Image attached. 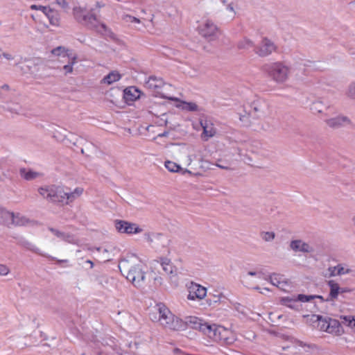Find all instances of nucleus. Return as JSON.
Listing matches in <instances>:
<instances>
[{"instance_id": "49", "label": "nucleus", "mask_w": 355, "mask_h": 355, "mask_svg": "<svg viewBox=\"0 0 355 355\" xmlns=\"http://www.w3.org/2000/svg\"><path fill=\"white\" fill-rule=\"evenodd\" d=\"M337 265L335 266H330L327 269V272H329V277H336L338 276V272L337 271Z\"/></svg>"}, {"instance_id": "33", "label": "nucleus", "mask_w": 355, "mask_h": 355, "mask_svg": "<svg viewBox=\"0 0 355 355\" xmlns=\"http://www.w3.org/2000/svg\"><path fill=\"white\" fill-rule=\"evenodd\" d=\"M69 50L64 46H58L51 50V54L58 57H69Z\"/></svg>"}, {"instance_id": "43", "label": "nucleus", "mask_w": 355, "mask_h": 355, "mask_svg": "<svg viewBox=\"0 0 355 355\" xmlns=\"http://www.w3.org/2000/svg\"><path fill=\"white\" fill-rule=\"evenodd\" d=\"M79 140L80 139L77 135L68 132L67 139H66L65 143L67 144H73V146H78Z\"/></svg>"}, {"instance_id": "3", "label": "nucleus", "mask_w": 355, "mask_h": 355, "mask_svg": "<svg viewBox=\"0 0 355 355\" xmlns=\"http://www.w3.org/2000/svg\"><path fill=\"white\" fill-rule=\"evenodd\" d=\"M153 321H157L164 328L173 331H180L185 328V324L179 318L175 316L163 304H156L150 313Z\"/></svg>"}, {"instance_id": "58", "label": "nucleus", "mask_w": 355, "mask_h": 355, "mask_svg": "<svg viewBox=\"0 0 355 355\" xmlns=\"http://www.w3.org/2000/svg\"><path fill=\"white\" fill-rule=\"evenodd\" d=\"M1 176H2V178H3L4 180H5V179H10V175H9V174H8V172H3V173H2V175H1Z\"/></svg>"}, {"instance_id": "59", "label": "nucleus", "mask_w": 355, "mask_h": 355, "mask_svg": "<svg viewBox=\"0 0 355 355\" xmlns=\"http://www.w3.org/2000/svg\"><path fill=\"white\" fill-rule=\"evenodd\" d=\"M168 135V132H164L163 133H160L157 135V137H167Z\"/></svg>"}, {"instance_id": "2", "label": "nucleus", "mask_w": 355, "mask_h": 355, "mask_svg": "<svg viewBox=\"0 0 355 355\" xmlns=\"http://www.w3.org/2000/svg\"><path fill=\"white\" fill-rule=\"evenodd\" d=\"M99 5L96 3L95 8L89 7L87 5L77 6L73 8L74 19L80 24L99 33L105 31L106 26L101 23L98 19Z\"/></svg>"}, {"instance_id": "13", "label": "nucleus", "mask_w": 355, "mask_h": 355, "mask_svg": "<svg viewBox=\"0 0 355 355\" xmlns=\"http://www.w3.org/2000/svg\"><path fill=\"white\" fill-rule=\"evenodd\" d=\"M187 157L184 159L183 162L188 166H191L195 160L202 161L201 150L194 146H190L186 149Z\"/></svg>"}, {"instance_id": "27", "label": "nucleus", "mask_w": 355, "mask_h": 355, "mask_svg": "<svg viewBox=\"0 0 355 355\" xmlns=\"http://www.w3.org/2000/svg\"><path fill=\"white\" fill-rule=\"evenodd\" d=\"M140 91L135 87H127L124 90V98L127 101H133L139 98Z\"/></svg>"}, {"instance_id": "40", "label": "nucleus", "mask_w": 355, "mask_h": 355, "mask_svg": "<svg viewBox=\"0 0 355 355\" xmlns=\"http://www.w3.org/2000/svg\"><path fill=\"white\" fill-rule=\"evenodd\" d=\"M329 318H323L320 315H317V320L318 321V328L323 331L327 332L328 320Z\"/></svg>"}, {"instance_id": "50", "label": "nucleus", "mask_w": 355, "mask_h": 355, "mask_svg": "<svg viewBox=\"0 0 355 355\" xmlns=\"http://www.w3.org/2000/svg\"><path fill=\"white\" fill-rule=\"evenodd\" d=\"M73 66H72L69 63H68L67 64H65L64 66H63L62 70L64 71V74L65 76H67L68 74L71 73L73 72Z\"/></svg>"}, {"instance_id": "44", "label": "nucleus", "mask_w": 355, "mask_h": 355, "mask_svg": "<svg viewBox=\"0 0 355 355\" xmlns=\"http://www.w3.org/2000/svg\"><path fill=\"white\" fill-rule=\"evenodd\" d=\"M340 320H342L343 324H347L349 327H355V318L350 315H344L340 316Z\"/></svg>"}, {"instance_id": "54", "label": "nucleus", "mask_w": 355, "mask_h": 355, "mask_svg": "<svg viewBox=\"0 0 355 355\" xmlns=\"http://www.w3.org/2000/svg\"><path fill=\"white\" fill-rule=\"evenodd\" d=\"M62 239L65 241H67L69 243H76V240H75L74 237L68 234H66V239Z\"/></svg>"}, {"instance_id": "23", "label": "nucleus", "mask_w": 355, "mask_h": 355, "mask_svg": "<svg viewBox=\"0 0 355 355\" xmlns=\"http://www.w3.org/2000/svg\"><path fill=\"white\" fill-rule=\"evenodd\" d=\"M160 264L166 275L172 276L176 275V268L173 265L170 259L167 258H162L161 259Z\"/></svg>"}, {"instance_id": "11", "label": "nucleus", "mask_w": 355, "mask_h": 355, "mask_svg": "<svg viewBox=\"0 0 355 355\" xmlns=\"http://www.w3.org/2000/svg\"><path fill=\"white\" fill-rule=\"evenodd\" d=\"M184 323L185 324V327L189 326L192 329H198L207 336L208 335L211 326V324L203 322L202 320L195 316L187 317Z\"/></svg>"}, {"instance_id": "14", "label": "nucleus", "mask_w": 355, "mask_h": 355, "mask_svg": "<svg viewBox=\"0 0 355 355\" xmlns=\"http://www.w3.org/2000/svg\"><path fill=\"white\" fill-rule=\"evenodd\" d=\"M0 223H3L6 225H24L23 222H21L18 220L17 216H15V214L12 212H10L3 209H0Z\"/></svg>"}, {"instance_id": "45", "label": "nucleus", "mask_w": 355, "mask_h": 355, "mask_svg": "<svg viewBox=\"0 0 355 355\" xmlns=\"http://www.w3.org/2000/svg\"><path fill=\"white\" fill-rule=\"evenodd\" d=\"M179 107H182L183 110L188 111H196L198 110V105L194 103L182 102V105Z\"/></svg>"}, {"instance_id": "42", "label": "nucleus", "mask_w": 355, "mask_h": 355, "mask_svg": "<svg viewBox=\"0 0 355 355\" xmlns=\"http://www.w3.org/2000/svg\"><path fill=\"white\" fill-rule=\"evenodd\" d=\"M260 236L266 242H270L275 239V233L274 232H261Z\"/></svg>"}, {"instance_id": "21", "label": "nucleus", "mask_w": 355, "mask_h": 355, "mask_svg": "<svg viewBox=\"0 0 355 355\" xmlns=\"http://www.w3.org/2000/svg\"><path fill=\"white\" fill-rule=\"evenodd\" d=\"M341 322L336 319L329 318L328 320V326L327 327V333L334 334L335 336H340L344 333V329L341 326Z\"/></svg>"}, {"instance_id": "10", "label": "nucleus", "mask_w": 355, "mask_h": 355, "mask_svg": "<svg viewBox=\"0 0 355 355\" xmlns=\"http://www.w3.org/2000/svg\"><path fill=\"white\" fill-rule=\"evenodd\" d=\"M115 227L120 233L127 234H139L143 231L137 224L125 220H116Z\"/></svg>"}, {"instance_id": "7", "label": "nucleus", "mask_w": 355, "mask_h": 355, "mask_svg": "<svg viewBox=\"0 0 355 355\" xmlns=\"http://www.w3.org/2000/svg\"><path fill=\"white\" fill-rule=\"evenodd\" d=\"M198 31L199 34L208 41L216 40L220 33L218 26L210 19L202 21Z\"/></svg>"}, {"instance_id": "36", "label": "nucleus", "mask_w": 355, "mask_h": 355, "mask_svg": "<svg viewBox=\"0 0 355 355\" xmlns=\"http://www.w3.org/2000/svg\"><path fill=\"white\" fill-rule=\"evenodd\" d=\"M48 19H49L50 24L53 26H59L60 24V16L58 12L52 10L47 15Z\"/></svg>"}, {"instance_id": "25", "label": "nucleus", "mask_w": 355, "mask_h": 355, "mask_svg": "<svg viewBox=\"0 0 355 355\" xmlns=\"http://www.w3.org/2000/svg\"><path fill=\"white\" fill-rule=\"evenodd\" d=\"M222 2L225 6L223 11V15L225 18H226L228 20H233L236 15L234 3H226V1L224 0Z\"/></svg>"}, {"instance_id": "55", "label": "nucleus", "mask_w": 355, "mask_h": 355, "mask_svg": "<svg viewBox=\"0 0 355 355\" xmlns=\"http://www.w3.org/2000/svg\"><path fill=\"white\" fill-rule=\"evenodd\" d=\"M240 121L243 122L245 123V125H248V116H245V115L241 116Z\"/></svg>"}, {"instance_id": "15", "label": "nucleus", "mask_w": 355, "mask_h": 355, "mask_svg": "<svg viewBox=\"0 0 355 355\" xmlns=\"http://www.w3.org/2000/svg\"><path fill=\"white\" fill-rule=\"evenodd\" d=\"M261 272L250 271L242 275L241 281L246 287L259 290L260 288L258 286H254V284L256 283V279H261Z\"/></svg>"}, {"instance_id": "5", "label": "nucleus", "mask_w": 355, "mask_h": 355, "mask_svg": "<svg viewBox=\"0 0 355 355\" xmlns=\"http://www.w3.org/2000/svg\"><path fill=\"white\" fill-rule=\"evenodd\" d=\"M207 336L215 341L223 342L225 344H231L235 340L232 331L224 327L216 324H211Z\"/></svg>"}, {"instance_id": "20", "label": "nucleus", "mask_w": 355, "mask_h": 355, "mask_svg": "<svg viewBox=\"0 0 355 355\" xmlns=\"http://www.w3.org/2000/svg\"><path fill=\"white\" fill-rule=\"evenodd\" d=\"M162 78L155 76H150L145 83V87L148 89L159 93V90L164 85Z\"/></svg>"}, {"instance_id": "1", "label": "nucleus", "mask_w": 355, "mask_h": 355, "mask_svg": "<svg viewBox=\"0 0 355 355\" xmlns=\"http://www.w3.org/2000/svg\"><path fill=\"white\" fill-rule=\"evenodd\" d=\"M119 270L128 281L135 287L140 288L144 285L146 272L144 264L135 255H130L121 259L119 263Z\"/></svg>"}, {"instance_id": "41", "label": "nucleus", "mask_w": 355, "mask_h": 355, "mask_svg": "<svg viewBox=\"0 0 355 355\" xmlns=\"http://www.w3.org/2000/svg\"><path fill=\"white\" fill-rule=\"evenodd\" d=\"M297 298L300 302H309L311 300L318 298L320 299L322 302L326 301V300L323 299V297L321 295H305L302 294H300L297 295Z\"/></svg>"}, {"instance_id": "26", "label": "nucleus", "mask_w": 355, "mask_h": 355, "mask_svg": "<svg viewBox=\"0 0 355 355\" xmlns=\"http://www.w3.org/2000/svg\"><path fill=\"white\" fill-rule=\"evenodd\" d=\"M254 47V42L248 38V37H243L242 39L239 40L236 43V48L239 50L247 51L250 49Z\"/></svg>"}, {"instance_id": "56", "label": "nucleus", "mask_w": 355, "mask_h": 355, "mask_svg": "<svg viewBox=\"0 0 355 355\" xmlns=\"http://www.w3.org/2000/svg\"><path fill=\"white\" fill-rule=\"evenodd\" d=\"M1 56H3V58H5L7 60H12L13 59V56L10 53H3L1 54Z\"/></svg>"}, {"instance_id": "18", "label": "nucleus", "mask_w": 355, "mask_h": 355, "mask_svg": "<svg viewBox=\"0 0 355 355\" xmlns=\"http://www.w3.org/2000/svg\"><path fill=\"white\" fill-rule=\"evenodd\" d=\"M326 124L331 128H339L345 125H350L352 121L349 118L343 115H338L336 117L325 120Z\"/></svg>"}, {"instance_id": "28", "label": "nucleus", "mask_w": 355, "mask_h": 355, "mask_svg": "<svg viewBox=\"0 0 355 355\" xmlns=\"http://www.w3.org/2000/svg\"><path fill=\"white\" fill-rule=\"evenodd\" d=\"M68 131L61 127L56 128L53 132V137L58 141L65 142L67 139Z\"/></svg>"}, {"instance_id": "32", "label": "nucleus", "mask_w": 355, "mask_h": 355, "mask_svg": "<svg viewBox=\"0 0 355 355\" xmlns=\"http://www.w3.org/2000/svg\"><path fill=\"white\" fill-rule=\"evenodd\" d=\"M123 20L126 23L137 24L138 26H136L135 28L138 30L141 29L140 25H141L142 26H146L144 24V19H143V20H141L135 17L127 15L123 17Z\"/></svg>"}, {"instance_id": "62", "label": "nucleus", "mask_w": 355, "mask_h": 355, "mask_svg": "<svg viewBox=\"0 0 355 355\" xmlns=\"http://www.w3.org/2000/svg\"><path fill=\"white\" fill-rule=\"evenodd\" d=\"M162 97H163V98H168V99H170V100H172V101H178V98H177L168 97V96H162Z\"/></svg>"}, {"instance_id": "31", "label": "nucleus", "mask_w": 355, "mask_h": 355, "mask_svg": "<svg viewBox=\"0 0 355 355\" xmlns=\"http://www.w3.org/2000/svg\"><path fill=\"white\" fill-rule=\"evenodd\" d=\"M165 166L166 168L171 172H179L182 171L183 174L187 173H191V172L188 169H182L180 165L178 164L171 162V161H166L165 162Z\"/></svg>"}, {"instance_id": "53", "label": "nucleus", "mask_w": 355, "mask_h": 355, "mask_svg": "<svg viewBox=\"0 0 355 355\" xmlns=\"http://www.w3.org/2000/svg\"><path fill=\"white\" fill-rule=\"evenodd\" d=\"M39 10H41L47 17L48 14L50 13L52 9L49 7L41 6L40 7H39Z\"/></svg>"}, {"instance_id": "35", "label": "nucleus", "mask_w": 355, "mask_h": 355, "mask_svg": "<svg viewBox=\"0 0 355 355\" xmlns=\"http://www.w3.org/2000/svg\"><path fill=\"white\" fill-rule=\"evenodd\" d=\"M144 239L150 244L153 245L154 243L159 240L160 237H162V234H156L153 232H146L144 234Z\"/></svg>"}, {"instance_id": "22", "label": "nucleus", "mask_w": 355, "mask_h": 355, "mask_svg": "<svg viewBox=\"0 0 355 355\" xmlns=\"http://www.w3.org/2000/svg\"><path fill=\"white\" fill-rule=\"evenodd\" d=\"M270 282L272 285L283 291H285L288 286L284 277L279 274L272 275L270 277Z\"/></svg>"}, {"instance_id": "63", "label": "nucleus", "mask_w": 355, "mask_h": 355, "mask_svg": "<svg viewBox=\"0 0 355 355\" xmlns=\"http://www.w3.org/2000/svg\"><path fill=\"white\" fill-rule=\"evenodd\" d=\"M87 263L90 264V268H92L94 267V263L91 260H87L86 261Z\"/></svg>"}, {"instance_id": "61", "label": "nucleus", "mask_w": 355, "mask_h": 355, "mask_svg": "<svg viewBox=\"0 0 355 355\" xmlns=\"http://www.w3.org/2000/svg\"><path fill=\"white\" fill-rule=\"evenodd\" d=\"M216 166L220 168H223V169H228V166H223L222 164H216Z\"/></svg>"}, {"instance_id": "52", "label": "nucleus", "mask_w": 355, "mask_h": 355, "mask_svg": "<svg viewBox=\"0 0 355 355\" xmlns=\"http://www.w3.org/2000/svg\"><path fill=\"white\" fill-rule=\"evenodd\" d=\"M69 62L70 64H71L72 66H73L75 64L77 63V59H78V57L76 55H71L69 53Z\"/></svg>"}, {"instance_id": "57", "label": "nucleus", "mask_w": 355, "mask_h": 355, "mask_svg": "<svg viewBox=\"0 0 355 355\" xmlns=\"http://www.w3.org/2000/svg\"><path fill=\"white\" fill-rule=\"evenodd\" d=\"M299 345L300 347H307L309 349L313 348V346H311L309 345H306V344H305V343H304L303 342H301V341L299 342Z\"/></svg>"}, {"instance_id": "37", "label": "nucleus", "mask_w": 355, "mask_h": 355, "mask_svg": "<svg viewBox=\"0 0 355 355\" xmlns=\"http://www.w3.org/2000/svg\"><path fill=\"white\" fill-rule=\"evenodd\" d=\"M345 95L351 100H355V82H352L348 85Z\"/></svg>"}, {"instance_id": "24", "label": "nucleus", "mask_w": 355, "mask_h": 355, "mask_svg": "<svg viewBox=\"0 0 355 355\" xmlns=\"http://www.w3.org/2000/svg\"><path fill=\"white\" fill-rule=\"evenodd\" d=\"M83 193V189L81 187L76 188L73 191H65L64 204L69 205L79 198Z\"/></svg>"}, {"instance_id": "34", "label": "nucleus", "mask_w": 355, "mask_h": 355, "mask_svg": "<svg viewBox=\"0 0 355 355\" xmlns=\"http://www.w3.org/2000/svg\"><path fill=\"white\" fill-rule=\"evenodd\" d=\"M324 107L323 103L319 100L313 101L310 105V109L314 114L322 113Z\"/></svg>"}, {"instance_id": "38", "label": "nucleus", "mask_w": 355, "mask_h": 355, "mask_svg": "<svg viewBox=\"0 0 355 355\" xmlns=\"http://www.w3.org/2000/svg\"><path fill=\"white\" fill-rule=\"evenodd\" d=\"M337 269V271L338 272V276L351 274L353 272V270L352 268H350L347 265L344 263L338 264Z\"/></svg>"}, {"instance_id": "60", "label": "nucleus", "mask_w": 355, "mask_h": 355, "mask_svg": "<svg viewBox=\"0 0 355 355\" xmlns=\"http://www.w3.org/2000/svg\"><path fill=\"white\" fill-rule=\"evenodd\" d=\"M41 6H37V5H35V4H33L31 6V10H39V7H40Z\"/></svg>"}, {"instance_id": "46", "label": "nucleus", "mask_w": 355, "mask_h": 355, "mask_svg": "<svg viewBox=\"0 0 355 355\" xmlns=\"http://www.w3.org/2000/svg\"><path fill=\"white\" fill-rule=\"evenodd\" d=\"M55 3L62 8L65 12L69 10V4L67 0H55Z\"/></svg>"}, {"instance_id": "51", "label": "nucleus", "mask_w": 355, "mask_h": 355, "mask_svg": "<svg viewBox=\"0 0 355 355\" xmlns=\"http://www.w3.org/2000/svg\"><path fill=\"white\" fill-rule=\"evenodd\" d=\"M9 272V268L6 265L0 263V275L5 276L7 275Z\"/></svg>"}, {"instance_id": "48", "label": "nucleus", "mask_w": 355, "mask_h": 355, "mask_svg": "<svg viewBox=\"0 0 355 355\" xmlns=\"http://www.w3.org/2000/svg\"><path fill=\"white\" fill-rule=\"evenodd\" d=\"M49 230L57 237L61 239H66V234L64 232H60L58 230L54 229L53 227H49Z\"/></svg>"}, {"instance_id": "6", "label": "nucleus", "mask_w": 355, "mask_h": 355, "mask_svg": "<svg viewBox=\"0 0 355 355\" xmlns=\"http://www.w3.org/2000/svg\"><path fill=\"white\" fill-rule=\"evenodd\" d=\"M39 193L46 200L53 202H62L64 204L65 191L56 186H46L38 189Z\"/></svg>"}, {"instance_id": "39", "label": "nucleus", "mask_w": 355, "mask_h": 355, "mask_svg": "<svg viewBox=\"0 0 355 355\" xmlns=\"http://www.w3.org/2000/svg\"><path fill=\"white\" fill-rule=\"evenodd\" d=\"M297 301H300L297 297L295 299L289 297H284L282 299V302L283 304L287 306L291 309H297V307L296 306V303Z\"/></svg>"}, {"instance_id": "19", "label": "nucleus", "mask_w": 355, "mask_h": 355, "mask_svg": "<svg viewBox=\"0 0 355 355\" xmlns=\"http://www.w3.org/2000/svg\"><path fill=\"white\" fill-rule=\"evenodd\" d=\"M290 248L295 252L309 253L313 252V247L300 239L291 241L290 243Z\"/></svg>"}, {"instance_id": "30", "label": "nucleus", "mask_w": 355, "mask_h": 355, "mask_svg": "<svg viewBox=\"0 0 355 355\" xmlns=\"http://www.w3.org/2000/svg\"><path fill=\"white\" fill-rule=\"evenodd\" d=\"M19 173L21 176L28 181L33 180L42 176L40 173L32 170L26 171L25 168L20 169Z\"/></svg>"}, {"instance_id": "8", "label": "nucleus", "mask_w": 355, "mask_h": 355, "mask_svg": "<svg viewBox=\"0 0 355 355\" xmlns=\"http://www.w3.org/2000/svg\"><path fill=\"white\" fill-rule=\"evenodd\" d=\"M277 50V46L273 41L268 37H263L255 48L254 52L259 57L264 58L270 55Z\"/></svg>"}, {"instance_id": "4", "label": "nucleus", "mask_w": 355, "mask_h": 355, "mask_svg": "<svg viewBox=\"0 0 355 355\" xmlns=\"http://www.w3.org/2000/svg\"><path fill=\"white\" fill-rule=\"evenodd\" d=\"M262 70L277 83L282 84L288 80L290 67L282 62L266 63L262 66Z\"/></svg>"}, {"instance_id": "47", "label": "nucleus", "mask_w": 355, "mask_h": 355, "mask_svg": "<svg viewBox=\"0 0 355 355\" xmlns=\"http://www.w3.org/2000/svg\"><path fill=\"white\" fill-rule=\"evenodd\" d=\"M23 245L27 248L28 250L33 252H35V253H37V254H40V250L36 247L34 245H33L32 243H29V242H24L23 243Z\"/></svg>"}, {"instance_id": "17", "label": "nucleus", "mask_w": 355, "mask_h": 355, "mask_svg": "<svg viewBox=\"0 0 355 355\" xmlns=\"http://www.w3.org/2000/svg\"><path fill=\"white\" fill-rule=\"evenodd\" d=\"M189 292V293L187 298L190 300H194L196 299L202 300L207 295V289L197 284H191Z\"/></svg>"}, {"instance_id": "64", "label": "nucleus", "mask_w": 355, "mask_h": 355, "mask_svg": "<svg viewBox=\"0 0 355 355\" xmlns=\"http://www.w3.org/2000/svg\"><path fill=\"white\" fill-rule=\"evenodd\" d=\"M1 89H5V90H8L9 89V86L8 85H4L1 87Z\"/></svg>"}, {"instance_id": "29", "label": "nucleus", "mask_w": 355, "mask_h": 355, "mask_svg": "<svg viewBox=\"0 0 355 355\" xmlns=\"http://www.w3.org/2000/svg\"><path fill=\"white\" fill-rule=\"evenodd\" d=\"M121 75L116 71H112L105 76L101 80V83L110 85L121 79Z\"/></svg>"}, {"instance_id": "16", "label": "nucleus", "mask_w": 355, "mask_h": 355, "mask_svg": "<svg viewBox=\"0 0 355 355\" xmlns=\"http://www.w3.org/2000/svg\"><path fill=\"white\" fill-rule=\"evenodd\" d=\"M200 125L202 128V133L201 135L202 140L207 141L209 139L216 135V129L210 121L201 120Z\"/></svg>"}, {"instance_id": "9", "label": "nucleus", "mask_w": 355, "mask_h": 355, "mask_svg": "<svg viewBox=\"0 0 355 355\" xmlns=\"http://www.w3.org/2000/svg\"><path fill=\"white\" fill-rule=\"evenodd\" d=\"M327 285L329 288V293L326 299V302H334L338 297L340 294L351 293L352 290L347 287H341L335 280H329Z\"/></svg>"}, {"instance_id": "12", "label": "nucleus", "mask_w": 355, "mask_h": 355, "mask_svg": "<svg viewBox=\"0 0 355 355\" xmlns=\"http://www.w3.org/2000/svg\"><path fill=\"white\" fill-rule=\"evenodd\" d=\"M250 114H253L255 117L261 118L266 116L268 112V105L263 99L257 98L250 105Z\"/></svg>"}]
</instances>
